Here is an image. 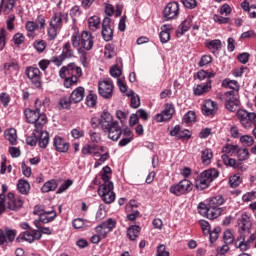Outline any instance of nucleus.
Returning a JSON list of instances; mask_svg holds the SVG:
<instances>
[{"mask_svg": "<svg viewBox=\"0 0 256 256\" xmlns=\"http://www.w3.org/2000/svg\"><path fill=\"white\" fill-rule=\"evenodd\" d=\"M17 189L21 194H29L31 190V184L28 180L20 179L17 183Z\"/></svg>", "mask_w": 256, "mask_h": 256, "instance_id": "27", "label": "nucleus"}, {"mask_svg": "<svg viewBox=\"0 0 256 256\" xmlns=\"http://www.w3.org/2000/svg\"><path fill=\"white\" fill-rule=\"evenodd\" d=\"M18 238H21L22 240H26L27 242H34V236H33V230L32 232L29 231V229L26 230L23 234H20Z\"/></svg>", "mask_w": 256, "mask_h": 256, "instance_id": "49", "label": "nucleus"}, {"mask_svg": "<svg viewBox=\"0 0 256 256\" xmlns=\"http://www.w3.org/2000/svg\"><path fill=\"white\" fill-rule=\"evenodd\" d=\"M213 158V151L210 148H206V150H202V163L205 165L211 164V160Z\"/></svg>", "mask_w": 256, "mask_h": 256, "instance_id": "37", "label": "nucleus"}, {"mask_svg": "<svg viewBox=\"0 0 256 256\" xmlns=\"http://www.w3.org/2000/svg\"><path fill=\"white\" fill-rule=\"evenodd\" d=\"M200 226L204 234H210L211 226L207 220H200Z\"/></svg>", "mask_w": 256, "mask_h": 256, "instance_id": "61", "label": "nucleus"}, {"mask_svg": "<svg viewBox=\"0 0 256 256\" xmlns=\"http://www.w3.org/2000/svg\"><path fill=\"white\" fill-rule=\"evenodd\" d=\"M220 228H214L211 230L210 227V242L213 244L219 238Z\"/></svg>", "mask_w": 256, "mask_h": 256, "instance_id": "60", "label": "nucleus"}, {"mask_svg": "<svg viewBox=\"0 0 256 256\" xmlns=\"http://www.w3.org/2000/svg\"><path fill=\"white\" fill-rule=\"evenodd\" d=\"M224 202L225 200L223 196H214L213 198H210L208 204L200 202V204H198V212H200L202 216H206V218L214 220L221 216L223 208H220V206H222Z\"/></svg>", "mask_w": 256, "mask_h": 256, "instance_id": "1", "label": "nucleus"}, {"mask_svg": "<svg viewBox=\"0 0 256 256\" xmlns=\"http://www.w3.org/2000/svg\"><path fill=\"white\" fill-rule=\"evenodd\" d=\"M127 96L131 98L132 108H139V106H141L140 98L135 94V92H133V90H129V92H127Z\"/></svg>", "mask_w": 256, "mask_h": 256, "instance_id": "35", "label": "nucleus"}, {"mask_svg": "<svg viewBox=\"0 0 256 256\" xmlns=\"http://www.w3.org/2000/svg\"><path fill=\"white\" fill-rule=\"evenodd\" d=\"M237 118L243 128H251L254 124L255 113L247 112V110H238Z\"/></svg>", "mask_w": 256, "mask_h": 256, "instance_id": "9", "label": "nucleus"}, {"mask_svg": "<svg viewBox=\"0 0 256 256\" xmlns=\"http://www.w3.org/2000/svg\"><path fill=\"white\" fill-rule=\"evenodd\" d=\"M240 142L245 146H253L255 140L253 136L245 135L240 137Z\"/></svg>", "mask_w": 256, "mask_h": 256, "instance_id": "50", "label": "nucleus"}, {"mask_svg": "<svg viewBox=\"0 0 256 256\" xmlns=\"http://www.w3.org/2000/svg\"><path fill=\"white\" fill-rule=\"evenodd\" d=\"M7 205L10 210H17L23 206V200L20 198L14 200V194L9 192Z\"/></svg>", "mask_w": 256, "mask_h": 256, "instance_id": "26", "label": "nucleus"}, {"mask_svg": "<svg viewBox=\"0 0 256 256\" xmlns=\"http://www.w3.org/2000/svg\"><path fill=\"white\" fill-rule=\"evenodd\" d=\"M170 30H172V26H162L161 32H160V40L162 44H166L169 42L171 35H170Z\"/></svg>", "mask_w": 256, "mask_h": 256, "instance_id": "30", "label": "nucleus"}, {"mask_svg": "<svg viewBox=\"0 0 256 256\" xmlns=\"http://www.w3.org/2000/svg\"><path fill=\"white\" fill-rule=\"evenodd\" d=\"M216 76L215 72H207L206 70H200L197 74L198 80L206 82L208 80H211V78H214Z\"/></svg>", "mask_w": 256, "mask_h": 256, "instance_id": "40", "label": "nucleus"}, {"mask_svg": "<svg viewBox=\"0 0 256 256\" xmlns=\"http://www.w3.org/2000/svg\"><path fill=\"white\" fill-rule=\"evenodd\" d=\"M141 232V226L133 225L129 226L127 230V236L130 240H136Z\"/></svg>", "mask_w": 256, "mask_h": 256, "instance_id": "31", "label": "nucleus"}, {"mask_svg": "<svg viewBox=\"0 0 256 256\" xmlns=\"http://www.w3.org/2000/svg\"><path fill=\"white\" fill-rule=\"evenodd\" d=\"M71 41H72V46L74 48H78V50H79V46H81V39H80L79 34H77V33L73 34Z\"/></svg>", "mask_w": 256, "mask_h": 256, "instance_id": "62", "label": "nucleus"}, {"mask_svg": "<svg viewBox=\"0 0 256 256\" xmlns=\"http://www.w3.org/2000/svg\"><path fill=\"white\" fill-rule=\"evenodd\" d=\"M219 174L220 172L216 168L204 170L196 179V188H198V190H205V188L210 186L213 180L219 177Z\"/></svg>", "mask_w": 256, "mask_h": 256, "instance_id": "2", "label": "nucleus"}, {"mask_svg": "<svg viewBox=\"0 0 256 256\" xmlns=\"http://www.w3.org/2000/svg\"><path fill=\"white\" fill-rule=\"evenodd\" d=\"M74 52L71 49V44H69V42H67L66 44H64L63 47V52H62V62L64 60H66L67 58H72Z\"/></svg>", "mask_w": 256, "mask_h": 256, "instance_id": "43", "label": "nucleus"}, {"mask_svg": "<svg viewBox=\"0 0 256 256\" xmlns=\"http://www.w3.org/2000/svg\"><path fill=\"white\" fill-rule=\"evenodd\" d=\"M26 120L29 124L35 125V130H39V128H42L47 122V116L45 114H39L35 110H31L30 108H27L24 111Z\"/></svg>", "mask_w": 256, "mask_h": 256, "instance_id": "4", "label": "nucleus"}, {"mask_svg": "<svg viewBox=\"0 0 256 256\" xmlns=\"http://www.w3.org/2000/svg\"><path fill=\"white\" fill-rule=\"evenodd\" d=\"M81 46L86 51L89 52L93 49L94 40L93 35L89 32H82L81 35Z\"/></svg>", "mask_w": 256, "mask_h": 256, "instance_id": "14", "label": "nucleus"}, {"mask_svg": "<svg viewBox=\"0 0 256 256\" xmlns=\"http://www.w3.org/2000/svg\"><path fill=\"white\" fill-rule=\"evenodd\" d=\"M212 90V80L206 81L204 84H198L194 90L195 96H202Z\"/></svg>", "mask_w": 256, "mask_h": 256, "instance_id": "25", "label": "nucleus"}, {"mask_svg": "<svg viewBox=\"0 0 256 256\" xmlns=\"http://www.w3.org/2000/svg\"><path fill=\"white\" fill-rule=\"evenodd\" d=\"M236 154L238 156V160L241 161L248 160V158H250V152L248 148H239V146H237Z\"/></svg>", "mask_w": 256, "mask_h": 256, "instance_id": "41", "label": "nucleus"}, {"mask_svg": "<svg viewBox=\"0 0 256 256\" xmlns=\"http://www.w3.org/2000/svg\"><path fill=\"white\" fill-rule=\"evenodd\" d=\"M241 8H243L245 12H248L250 18H256V6H250L249 2H242Z\"/></svg>", "mask_w": 256, "mask_h": 256, "instance_id": "38", "label": "nucleus"}, {"mask_svg": "<svg viewBox=\"0 0 256 256\" xmlns=\"http://www.w3.org/2000/svg\"><path fill=\"white\" fill-rule=\"evenodd\" d=\"M101 179L103 180V184L99 186L98 188V194L101 196L103 192L106 190L108 182H110V176L107 175V172H105V168H103L102 173H101Z\"/></svg>", "mask_w": 256, "mask_h": 256, "instance_id": "32", "label": "nucleus"}, {"mask_svg": "<svg viewBox=\"0 0 256 256\" xmlns=\"http://www.w3.org/2000/svg\"><path fill=\"white\" fill-rule=\"evenodd\" d=\"M63 24V14L61 12H57L52 16V20L50 22V27L48 29V37L49 40H55L57 38V32L59 28H61Z\"/></svg>", "mask_w": 256, "mask_h": 256, "instance_id": "6", "label": "nucleus"}, {"mask_svg": "<svg viewBox=\"0 0 256 256\" xmlns=\"http://www.w3.org/2000/svg\"><path fill=\"white\" fill-rule=\"evenodd\" d=\"M180 14V6L178 2H169L163 10V18L167 22L169 20H175Z\"/></svg>", "mask_w": 256, "mask_h": 256, "instance_id": "7", "label": "nucleus"}, {"mask_svg": "<svg viewBox=\"0 0 256 256\" xmlns=\"http://www.w3.org/2000/svg\"><path fill=\"white\" fill-rule=\"evenodd\" d=\"M88 26L90 30H98L101 26V20L98 18V16H92L91 18L88 19Z\"/></svg>", "mask_w": 256, "mask_h": 256, "instance_id": "39", "label": "nucleus"}, {"mask_svg": "<svg viewBox=\"0 0 256 256\" xmlns=\"http://www.w3.org/2000/svg\"><path fill=\"white\" fill-rule=\"evenodd\" d=\"M174 114V108L172 105L166 106L165 110L161 112V114H157L155 116L156 122H166L167 120H170Z\"/></svg>", "mask_w": 256, "mask_h": 256, "instance_id": "19", "label": "nucleus"}, {"mask_svg": "<svg viewBox=\"0 0 256 256\" xmlns=\"http://www.w3.org/2000/svg\"><path fill=\"white\" fill-rule=\"evenodd\" d=\"M41 128H38V144L40 146V148H47L48 144H49V132L47 131H43Z\"/></svg>", "mask_w": 256, "mask_h": 256, "instance_id": "24", "label": "nucleus"}, {"mask_svg": "<svg viewBox=\"0 0 256 256\" xmlns=\"http://www.w3.org/2000/svg\"><path fill=\"white\" fill-rule=\"evenodd\" d=\"M86 224V220H83V218H75L72 222L73 228L80 229L84 228Z\"/></svg>", "mask_w": 256, "mask_h": 256, "instance_id": "55", "label": "nucleus"}, {"mask_svg": "<svg viewBox=\"0 0 256 256\" xmlns=\"http://www.w3.org/2000/svg\"><path fill=\"white\" fill-rule=\"evenodd\" d=\"M83 98H85V88L79 86L71 93V103L78 104L82 102Z\"/></svg>", "mask_w": 256, "mask_h": 256, "instance_id": "22", "label": "nucleus"}, {"mask_svg": "<svg viewBox=\"0 0 256 256\" xmlns=\"http://www.w3.org/2000/svg\"><path fill=\"white\" fill-rule=\"evenodd\" d=\"M229 184L231 188H237L241 184L240 176L234 175L229 178Z\"/></svg>", "mask_w": 256, "mask_h": 256, "instance_id": "54", "label": "nucleus"}, {"mask_svg": "<svg viewBox=\"0 0 256 256\" xmlns=\"http://www.w3.org/2000/svg\"><path fill=\"white\" fill-rule=\"evenodd\" d=\"M38 142V130H34L32 136L26 138V143L29 146H36Z\"/></svg>", "mask_w": 256, "mask_h": 256, "instance_id": "45", "label": "nucleus"}, {"mask_svg": "<svg viewBox=\"0 0 256 256\" xmlns=\"http://www.w3.org/2000/svg\"><path fill=\"white\" fill-rule=\"evenodd\" d=\"M6 140L10 142V144H16L17 142V130L15 128H10V130H6L4 134Z\"/></svg>", "mask_w": 256, "mask_h": 256, "instance_id": "34", "label": "nucleus"}, {"mask_svg": "<svg viewBox=\"0 0 256 256\" xmlns=\"http://www.w3.org/2000/svg\"><path fill=\"white\" fill-rule=\"evenodd\" d=\"M195 120H196V114L191 110L187 112L183 117V121L186 122V124H189L190 122H195Z\"/></svg>", "mask_w": 256, "mask_h": 256, "instance_id": "53", "label": "nucleus"}, {"mask_svg": "<svg viewBox=\"0 0 256 256\" xmlns=\"http://www.w3.org/2000/svg\"><path fill=\"white\" fill-rule=\"evenodd\" d=\"M56 216H57V212H55V210L47 211L43 206L40 221L42 222V224H48L49 222H53Z\"/></svg>", "mask_w": 256, "mask_h": 256, "instance_id": "23", "label": "nucleus"}, {"mask_svg": "<svg viewBox=\"0 0 256 256\" xmlns=\"http://www.w3.org/2000/svg\"><path fill=\"white\" fill-rule=\"evenodd\" d=\"M75 72H76L75 63L68 64V66H63L59 71L60 78H64L65 88H71L73 84H77L78 78L75 75Z\"/></svg>", "mask_w": 256, "mask_h": 256, "instance_id": "3", "label": "nucleus"}, {"mask_svg": "<svg viewBox=\"0 0 256 256\" xmlns=\"http://www.w3.org/2000/svg\"><path fill=\"white\" fill-rule=\"evenodd\" d=\"M17 230H11L10 228H5V230L0 229V244H5L7 240L13 242L15 240Z\"/></svg>", "mask_w": 256, "mask_h": 256, "instance_id": "18", "label": "nucleus"}, {"mask_svg": "<svg viewBox=\"0 0 256 256\" xmlns=\"http://www.w3.org/2000/svg\"><path fill=\"white\" fill-rule=\"evenodd\" d=\"M110 158V154L109 152H105L104 154H102L99 158V160H97L95 162V168H98L99 166H101L104 162H106V160H108Z\"/></svg>", "mask_w": 256, "mask_h": 256, "instance_id": "56", "label": "nucleus"}, {"mask_svg": "<svg viewBox=\"0 0 256 256\" xmlns=\"http://www.w3.org/2000/svg\"><path fill=\"white\" fill-rule=\"evenodd\" d=\"M98 88L100 96L106 99L112 98L114 89L112 80L106 79L103 82H99Z\"/></svg>", "mask_w": 256, "mask_h": 256, "instance_id": "10", "label": "nucleus"}, {"mask_svg": "<svg viewBox=\"0 0 256 256\" xmlns=\"http://www.w3.org/2000/svg\"><path fill=\"white\" fill-rule=\"evenodd\" d=\"M223 240L226 243V245L228 246V244H232V242H234V236L231 232V230H226L223 234Z\"/></svg>", "mask_w": 256, "mask_h": 256, "instance_id": "51", "label": "nucleus"}, {"mask_svg": "<svg viewBox=\"0 0 256 256\" xmlns=\"http://www.w3.org/2000/svg\"><path fill=\"white\" fill-rule=\"evenodd\" d=\"M206 46L209 50H220L222 48L221 40H211L206 43Z\"/></svg>", "mask_w": 256, "mask_h": 256, "instance_id": "44", "label": "nucleus"}, {"mask_svg": "<svg viewBox=\"0 0 256 256\" xmlns=\"http://www.w3.org/2000/svg\"><path fill=\"white\" fill-rule=\"evenodd\" d=\"M96 102H97L96 94H88L86 98L87 106H89L90 108H93L94 106H96Z\"/></svg>", "mask_w": 256, "mask_h": 256, "instance_id": "52", "label": "nucleus"}, {"mask_svg": "<svg viewBox=\"0 0 256 256\" xmlns=\"http://www.w3.org/2000/svg\"><path fill=\"white\" fill-rule=\"evenodd\" d=\"M6 4L4 6V12L8 14L15 8L16 0H5Z\"/></svg>", "mask_w": 256, "mask_h": 256, "instance_id": "57", "label": "nucleus"}, {"mask_svg": "<svg viewBox=\"0 0 256 256\" xmlns=\"http://www.w3.org/2000/svg\"><path fill=\"white\" fill-rule=\"evenodd\" d=\"M26 75L29 78V80L32 82V84L35 86V88H41L42 82H41V71L39 68L30 67L26 70Z\"/></svg>", "mask_w": 256, "mask_h": 256, "instance_id": "12", "label": "nucleus"}, {"mask_svg": "<svg viewBox=\"0 0 256 256\" xmlns=\"http://www.w3.org/2000/svg\"><path fill=\"white\" fill-rule=\"evenodd\" d=\"M157 256H170L169 252L166 249L165 244H160L157 248Z\"/></svg>", "mask_w": 256, "mask_h": 256, "instance_id": "63", "label": "nucleus"}, {"mask_svg": "<svg viewBox=\"0 0 256 256\" xmlns=\"http://www.w3.org/2000/svg\"><path fill=\"white\" fill-rule=\"evenodd\" d=\"M100 197L103 200V202H105V204H112V202H114L116 194L114 192V184L111 180L107 182L106 188L102 192Z\"/></svg>", "mask_w": 256, "mask_h": 256, "instance_id": "11", "label": "nucleus"}, {"mask_svg": "<svg viewBox=\"0 0 256 256\" xmlns=\"http://www.w3.org/2000/svg\"><path fill=\"white\" fill-rule=\"evenodd\" d=\"M122 136V128H120L118 122H114L113 116H111V124L109 130V138L110 140L117 141Z\"/></svg>", "mask_w": 256, "mask_h": 256, "instance_id": "13", "label": "nucleus"}, {"mask_svg": "<svg viewBox=\"0 0 256 256\" xmlns=\"http://www.w3.org/2000/svg\"><path fill=\"white\" fill-rule=\"evenodd\" d=\"M113 35L114 33L111 26L106 28L105 30H102V36L105 42H110L111 40H113Z\"/></svg>", "mask_w": 256, "mask_h": 256, "instance_id": "46", "label": "nucleus"}, {"mask_svg": "<svg viewBox=\"0 0 256 256\" xmlns=\"http://www.w3.org/2000/svg\"><path fill=\"white\" fill-rule=\"evenodd\" d=\"M237 150H238V146H234L233 144H228L223 148V152L226 156H228V154L230 155L236 154Z\"/></svg>", "mask_w": 256, "mask_h": 256, "instance_id": "48", "label": "nucleus"}, {"mask_svg": "<svg viewBox=\"0 0 256 256\" xmlns=\"http://www.w3.org/2000/svg\"><path fill=\"white\" fill-rule=\"evenodd\" d=\"M191 24H192V18L190 17L186 18V20H184V22H182V24H180V26L178 27L177 35L183 36L186 32L190 30Z\"/></svg>", "mask_w": 256, "mask_h": 256, "instance_id": "29", "label": "nucleus"}, {"mask_svg": "<svg viewBox=\"0 0 256 256\" xmlns=\"http://www.w3.org/2000/svg\"><path fill=\"white\" fill-rule=\"evenodd\" d=\"M224 88H230V92H237L239 94L240 86L237 80L225 79L222 82Z\"/></svg>", "mask_w": 256, "mask_h": 256, "instance_id": "28", "label": "nucleus"}, {"mask_svg": "<svg viewBox=\"0 0 256 256\" xmlns=\"http://www.w3.org/2000/svg\"><path fill=\"white\" fill-rule=\"evenodd\" d=\"M57 186V180H48V182H45V184H43L41 190L42 192H53L57 189Z\"/></svg>", "mask_w": 256, "mask_h": 256, "instance_id": "36", "label": "nucleus"}, {"mask_svg": "<svg viewBox=\"0 0 256 256\" xmlns=\"http://www.w3.org/2000/svg\"><path fill=\"white\" fill-rule=\"evenodd\" d=\"M240 95L238 92H226L225 107L230 112H236L240 106Z\"/></svg>", "mask_w": 256, "mask_h": 256, "instance_id": "8", "label": "nucleus"}, {"mask_svg": "<svg viewBox=\"0 0 256 256\" xmlns=\"http://www.w3.org/2000/svg\"><path fill=\"white\" fill-rule=\"evenodd\" d=\"M107 212L105 210V205L104 204H100L98 212L96 214V219L97 220H103V218H105Z\"/></svg>", "mask_w": 256, "mask_h": 256, "instance_id": "58", "label": "nucleus"}, {"mask_svg": "<svg viewBox=\"0 0 256 256\" xmlns=\"http://www.w3.org/2000/svg\"><path fill=\"white\" fill-rule=\"evenodd\" d=\"M53 145L55 146L56 150L58 152H68L69 150V143L66 142L64 138H61V136H55L53 140Z\"/></svg>", "mask_w": 256, "mask_h": 256, "instance_id": "20", "label": "nucleus"}, {"mask_svg": "<svg viewBox=\"0 0 256 256\" xmlns=\"http://www.w3.org/2000/svg\"><path fill=\"white\" fill-rule=\"evenodd\" d=\"M254 240H256L255 234H251L246 242H245V238L243 237L242 240H240L239 242V248L241 250H247V248H249L250 244L254 242Z\"/></svg>", "mask_w": 256, "mask_h": 256, "instance_id": "42", "label": "nucleus"}, {"mask_svg": "<svg viewBox=\"0 0 256 256\" xmlns=\"http://www.w3.org/2000/svg\"><path fill=\"white\" fill-rule=\"evenodd\" d=\"M110 74L113 78H118L119 80V76H121L122 72L118 66L114 65L110 68Z\"/></svg>", "mask_w": 256, "mask_h": 256, "instance_id": "64", "label": "nucleus"}, {"mask_svg": "<svg viewBox=\"0 0 256 256\" xmlns=\"http://www.w3.org/2000/svg\"><path fill=\"white\" fill-rule=\"evenodd\" d=\"M218 111V104L217 102H214L213 100H206L204 102L202 112L204 116H215V114Z\"/></svg>", "mask_w": 256, "mask_h": 256, "instance_id": "16", "label": "nucleus"}, {"mask_svg": "<svg viewBox=\"0 0 256 256\" xmlns=\"http://www.w3.org/2000/svg\"><path fill=\"white\" fill-rule=\"evenodd\" d=\"M191 190H193V184L190 180H187V178L180 180L178 184L170 186V192L175 196H183L184 194H189Z\"/></svg>", "mask_w": 256, "mask_h": 256, "instance_id": "5", "label": "nucleus"}, {"mask_svg": "<svg viewBox=\"0 0 256 256\" xmlns=\"http://www.w3.org/2000/svg\"><path fill=\"white\" fill-rule=\"evenodd\" d=\"M99 124L102 127V130H104V132L108 133V138H110V128H111V124H112V116L109 112H103Z\"/></svg>", "mask_w": 256, "mask_h": 256, "instance_id": "17", "label": "nucleus"}, {"mask_svg": "<svg viewBox=\"0 0 256 256\" xmlns=\"http://www.w3.org/2000/svg\"><path fill=\"white\" fill-rule=\"evenodd\" d=\"M222 160L226 166H232L233 168H237V162L235 158H229L226 154H222Z\"/></svg>", "mask_w": 256, "mask_h": 256, "instance_id": "47", "label": "nucleus"}, {"mask_svg": "<svg viewBox=\"0 0 256 256\" xmlns=\"http://www.w3.org/2000/svg\"><path fill=\"white\" fill-rule=\"evenodd\" d=\"M238 226L243 232H249L252 228V220L246 212L241 214L240 218H238Z\"/></svg>", "mask_w": 256, "mask_h": 256, "instance_id": "15", "label": "nucleus"}, {"mask_svg": "<svg viewBox=\"0 0 256 256\" xmlns=\"http://www.w3.org/2000/svg\"><path fill=\"white\" fill-rule=\"evenodd\" d=\"M21 168L26 178H30V176H32V168L30 166H27L26 162H22Z\"/></svg>", "mask_w": 256, "mask_h": 256, "instance_id": "59", "label": "nucleus"}, {"mask_svg": "<svg viewBox=\"0 0 256 256\" xmlns=\"http://www.w3.org/2000/svg\"><path fill=\"white\" fill-rule=\"evenodd\" d=\"M115 226L116 220H114L113 218H108V220H105L104 222L99 224V226H96L95 230L96 232H98V234H102V230L108 229V231L111 232V230H113Z\"/></svg>", "mask_w": 256, "mask_h": 256, "instance_id": "21", "label": "nucleus"}, {"mask_svg": "<svg viewBox=\"0 0 256 256\" xmlns=\"http://www.w3.org/2000/svg\"><path fill=\"white\" fill-rule=\"evenodd\" d=\"M170 136H177V138H190L191 134L189 130L181 133L180 126H174V128L170 130Z\"/></svg>", "mask_w": 256, "mask_h": 256, "instance_id": "33", "label": "nucleus"}]
</instances>
